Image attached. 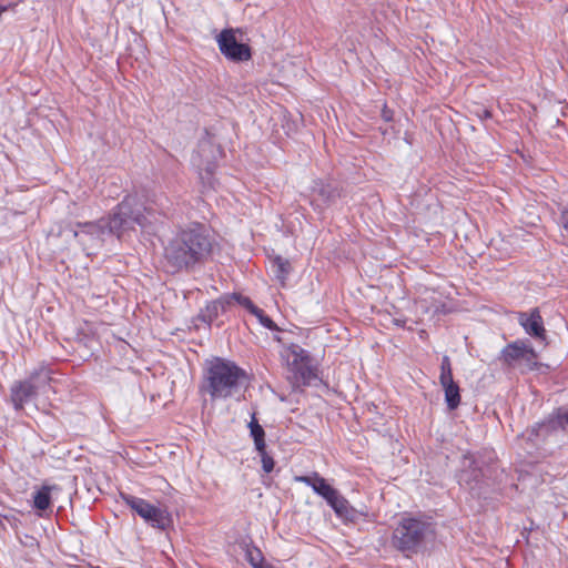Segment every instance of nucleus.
I'll return each mask as SVG.
<instances>
[{"instance_id": "f257e3e1", "label": "nucleus", "mask_w": 568, "mask_h": 568, "mask_svg": "<svg viewBox=\"0 0 568 568\" xmlns=\"http://www.w3.org/2000/svg\"><path fill=\"white\" fill-rule=\"evenodd\" d=\"M153 221H155L153 211L142 206L135 196L128 195L118 204L112 216L97 222L78 223L75 227H67L60 234L77 239L87 255H92L108 236L116 235L121 239L122 234L134 225L146 227Z\"/></svg>"}, {"instance_id": "f03ea898", "label": "nucleus", "mask_w": 568, "mask_h": 568, "mask_svg": "<svg viewBox=\"0 0 568 568\" xmlns=\"http://www.w3.org/2000/svg\"><path fill=\"white\" fill-rule=\"evenodd\" d=\"M214 241L209 230L193 224L176 232L164 250V257L172 272L187 270L205 262L212 254Z\"/></svg>"}, {"instance_id": "7ed1b4c3", "label": "nucleus", "mask_w": 568, "mask_h": 568, "mask_svg": "<svg viewBox=\"0 0 568 568\" xmlns=\"http://www.w3.org/2000/svg\"><path fill=\"white\" fill-rule=\"evenodd\" d=\"M246 372L234 362L214 358L205 374V390L212 399H225L237 393L247 382Z\"/></svg>"}, {"instance_id": "20e7f679", "label": "nucleus", "mask_w": 568, "mask_h": 568, "mask_svg": "<svg viewBox=\"0 0 568 568\" xmlns=\"http://www.w3.org/2000/svg\"><path fill=\"white\" fill-rule=\"evenodd\" d=\"M434 536V526L430 521L413 516H403L392 534V546L406 557L419 552L427 540Z\"/></svg>"}, {"instance_id": "39448f33", "label": "nucleus", "mask_w": 568, "mask_h": 568, "mask_svg": "<svg viewBox=\"0 0 568 568\" xmlns=\"http://www.w3.org/2000/svg\"><path fill=\"white\" fill-rule=\"evenodd\" d=\"M119 496L135 515L152 528L166 530L172 526V516L166 507L155 506L143 498L123 491Z\"/></svg>"}, {"instance_id": "423d86ee", "label": "nucleus", "mask_w": 568, "mask_h": 568, "mask_svg": "<svg viewBox=\"0 0 568 568\" xmlns=\"http://www.w3.org/2000/svg\"><path fill=\"white\" fill-rule=\"evenodd\" d=\"M290 381L294 388L312 385L318 377L307 351L293 345L286 351Z\"/></svg>"}, {"instance_id": "0eeeda50", "label": "nucleus", "mask_w": 568, "mask_h": 568, "mask_svg": "<svg viewBox=\"0 0 568 568\" xmlns=\"http://www.w3.org/2000/svg\"><path fill=\"white\" fill-rule=\"evenodd\" d=\"M220 153V148L211 138L202 139L197 144V149L193 152L191 163L197 170L203 185L214 186V172Z\"/></svg>"}, {"instance_id": "6e6552de", "label": "nucleus", "mask_w": 568, "mask_h": 568, "mask_svg": "<svg viewBox=\"0 0 568 568\" xmlns=\"http://www.w3.org/2000/svg\"><path fill=\"white\" fill-rule=\"evenodd\" d=\"M221 53L230 61L244 62L252 58L251 48L237 41L233 29H224L216 37Z\"/></svg>"}, {"instance_id": "1a4fd4ad", "label": "nucleus", "mask_w": 568, "mask_h": 568, "mask_svg": "<svg viewBox=\"0 0 568 568\" xmlns=\"http://www.w3.org/2000/svg\"><path fill=\"white\" fill-rule=\"evenodd\" d=\"M341 190L331 182L315 181L312 189V205L317 211L333 205L341 197Z\"/></svg>"}, {"instance_id": "9d476101", "label": "nucleus", "mask_w": 568, "mask_h": 568, "mask_svg": "<svg viewBox=\"0 0 568 568\" xmlns=\"http://www.w3.org/2000/svg\"><path fill=\"white\" fill-rule=\"evenodd\" d=\"M296 480L311 487L315 494L321 496L328 505L341 494L336 488L331 486L326 479L317 473L312 475L296 477Z\"/></svg>"}, {"instance_id": "9b49d317", "label": "nucleus", "mask_w": 568, "mask_h": 568, "mask_svg": "<svg viewBox=\"0 0 568 568\" xmlns=\"http://www.w3.org/2000/svg\"><path fill=\"white\" fill-rule=\"evenodd\" d=\"M551 435V424L547 420L537 423L532 427L526 429L518 439L525 442L523 448L530 453L531 449L539 447V445Z\"/></svg>"}, {"instance_id": "f8f14e48", "label": "nucleus", "mask_w": 568, "mask_h": 568, "mask_svg": "<svg viewBox=\"0 0 568 568\" xmlns=\"http://www.w3.org/2000/svg\"><path fill=\"white\" fill-rule=\"evenodd\" d=\"M518 323L525 329V332L537 338L544 341L546 337V329L544 327L542 317L538 308H534L529 313L521 312L518 314Z\"/></svg>"}, {"instance_id": "ddd939ff", "label": "nucleus", "mask_w": 568, "mask_h": 568, "mask_svg": "<svg viewBox=\"0 0 568 568\" xmlns=\"http://www.w3.org/2000/svg\"><path fill=\"white\" fill-rule=\"evenodd\" d=\"M481 470L470 454H466L462 460V469L458 474V483L473 489L480 480Z\"/></svg>"}, {"instance_id": "4468645a", "label": "nucleus", "mask_w": 568, "mask_h": 568, "mask_svg": "<svg viewBox=\"0 0 568 568\" xmlns=\"http://www.w3.org/2000/svg\"><path fill=\"white\" fill-rule=\"evenodd\" d=\"M36 397V390H33L31 382H29L28 378L17 381L10 387V400L16 410L23 409L24 405Z\"/></svg>"}, {"instance_id": "2eb2a0df", "label": "nucleus", "mask_w": 568, "mask_h": 568, "mask_svg": "<svg viewBox=\"0 0 568 568\" xmlns=\"http://www.w3.org/2000/svg\"><path fill=\"white\" fill-rule=\"evenodd\" d=\"M329 506L334 510L335 515L345 523H355L364 516L363 511L354 508L349 501L341 494Z\"/></svg>"}, {"instance_id": "dca6fc26", "label": "nucleus", "mask_w": 568, "mask_h": 568, "mask_svg": "<svg viewBox=\"0 0 568 568\" xmlns=\"http://www.w3.org/2000/svg\"><path fill=\"white\" fill-rule=\"evenodd\" d=\"M28 381L31 382V386L33 390H36L37 396L40 394H47L51 388V382L53 381L52 369L48 366L41 365L30 373Z\"/></svg>"}, {"instance_id": "f3484780", "label": "nucleus", "mask_w": 568, "mask_h": 568, "mask_svg": "<svg viewBox=\"0 0 568 568\" xmlns=\"http://www.w3.org/2000/svg\"><path fill=\"white\" fill-rule=\"evenodd\" d=\"M60 491L57 485H42L33 493L32 507L39 516L51 507L52 498L55 493Z\"/></svg>"}, {"instance_id": "a211bd4d", "label": "nucleus", "mask_w": 568, "mask_h": 568, "mask_svg": "<svg viewBox=\"0 0 568 568\" xmlns=\"http://www.w3.org/2000/svg\"><path fill=\"white\" fill-rule=\"evenodd\" d=\"M229 306L227 295H224L216 301L210 302L205 308L201 311L200 317L203 322L211 324L221 313L226 312Z\"/></svg>"}, {"instance_id": "6ab92c4d", "label": "nucleus", "mask_w": 568, "mask_h": 568, "mask_svg": "<svg viewBox=\"0 0 568 568\" xmlns=\"http://www.w3.org/2000/svg\"><path fill=\"white\" fill-rule=\"evenodd\" d=\"M528 347L529 345L523 341H516L508 344L501 351L503 361L509 366H516L519 364L520 358L524 356L525 351H527Z\"/></svg>"}, {"instance_id": "aec40b11", "label": "nucleus", "mask_w": 568, "mask_h": 568, "mask_svg": "<svg viewBox=\"0 0 568 568\" xmlns=\"http://www.w3.org/2000/svg\"><path fill=\"white\" fill-rule=\"evenodd\" d=\"M291 263L288 260L283 258L282 256H275L271 261V271L274 277L284 286L286 280L291 273Z\"/></svg>"}, {"instance_id": "412c9836", "label": "nucleus", "mask_w": 568, "mask_h": 568, "mask_svg": "<svg viewBox=\"0 0 568 568\" xmlns=\"http://www.w3.org/2000/svg\"><path fill=\"white\" fill-rule=\"evenodd\" d=\"M445 393V402L449 410H455L460 404V389L457 383L440 384Z\"/></svg>"}, {"instance_id": "4be33fe9", "label": "nucleus", "mask_w": 568, "mask_h": 568, "mask_svg": "<svg viewBox=\"0 0 568 568\" xmlns=\"http://www.w3.org/2000/svg\"><path fill=\"white\" fill-rule=\"evenodd\" d=\"M250 435L254 440V446L257 452H262L263 448H266L265 443V432L263 427L258 424L255 414L252 415V418L248 423Z\"/></svg>"}, {"instance_id": "5701e85b", "label": "nucleus", "mask_w": 568, "mask_h": 568, "mask_svg": "<svg viewBox=\"0 0 568 568\" xmlns=\"http://www.w3.org/2000/svg\"><path fill=\"white\" fill-rule=\"evenodd\" d=\"M548 424H551V434L557 432L558 429L567 432L568 430V408L560 407L557 412L547 419Z\"/></svg>"}, {"instance_id": "b1692460", "label": "nucleus", "mask_w": 568, "mask_h": 568, "mask_svg": "<svg viewBox=\"0 0 568 568\" xmlns=\"http://www.w3.org/2000/svg\"><path fill=\"white\" fill-rule=\"evenodd\" d=\"M230 306L235 302L246 308L251 314L258 313V307L247 297L239 293L227 294Z\"/></svg>"}, {"instance_id": "393cba45", "label": "nucleus", "mask_w": 568, "mask_h": 568, "mask_svg": "<svg viewBox=\"0 0 568 568\" xmlns=\"http://www.w3.org/2000/svg\"><path fill=\"white\" fill-rule=\"evenodd\" d=\"M449 382H454L452 362L450 358L445 355L442 358L439 383L445 384Z\"/></svg>"}, {"instance_id": "a878e982", "label": "nucleus", "mask_w": 568, "mask_h": 568, "mask_svg": "<svg viewBox=\"0 0 568 568\" xmlns=\"http://www.w3.org/2000/svg\"><path fill=\"white\" fill-rule=\"evenodd\" d=\"M517 365L529 371L537 367V354L532 347L529 346L528 349L525 351L524 356L520 358V362Z\"/></svg>"}, {"instance_id": "bb28decb", "label": "nucleus", "mask_w": 568, "mask_h": 568, "mask_svg": "<svg viewBox=\"0 0 568 568\" xmlns=\"http://www.w3.org/2000/svg\"><path fill=\"white\" fill-rule=\"evenodd\" d=\"M246 558L253 568H275L263 564V556L258 549L247 550Z\"/></svg>"}, {"instance_id": "cd10ccee", "label": "nucleus", "mask_w": 568, "mask_h": 568, "mask_svg": "<svg viewBox=\"0 0 568 568\" xmlns=\"http://www.w3.org/2000/svg\"><path fill=\"white\" fill-rule=\"evenodd\" d=\"M261 457L262 468L263 470L268 474L274 469V459L272 456H270L266 452V448H263L262 452H257Z\"/></svg>"}, {"instance_id": "c85d7f7f", "label": "nucleus", "mask_w": 568, "mask_h": 568, "mask_svg": "<svg viewBox=\"0 0 568 568\" xmlns=\"http://www.w3.org/2000/svg\"><path fill=\"white\" fill-rule=\"evenodd\" d=\"M252 314L258 320V322L264 327H266L271 331L277 329L276 324L267 315H265L263 310H261L260 307H258V313H252Z\"/></svg>"}, {"instance_id": "c756f323", "label": "nucleus", "mask_w": 568, "mask_h": 568, "mask_svg": "<svg viewBox=\"0 0 568 568\" xmlns=\"http://www.w3.org/2000/svg\"><path fill=\"white\" fill-rule=\"evenodd\" d=\"M560 225L568 232V205L565 206L560 214Z\"/></svg>"}, {"instance_id": "7c9ffc66", "label": "nucleus", "mask_w": 568, "mask_h": 568, "mask_svg": "<svg viewBox=\"0 0 568 568\" xmlns=\"http://www.w3.org/2000/svg\"><path fill=\"white\" fill-rule=\"evenodd\" d=\"M393 111L390 109L387 108V105H384L383 110H382V118L384 121L386 122H390L393 121Z\"/></svg>"}, {"instance_id": "2f4dec72", "label": "nucleus", "mask_w": 568, "mask_h": 568, "mask_svg": "<svg viewBox=\"0 0 568 568\" xmlns=\"http://www.w3.org/2000/svg\"><path fill=\"white\" fill-rule=\"evenodd\" d=\"M484 116H485V118H490V116H491V114H490V112H489V111H487V110H486V111H485V113H484Z\"/></svg>"}]
</instances>
